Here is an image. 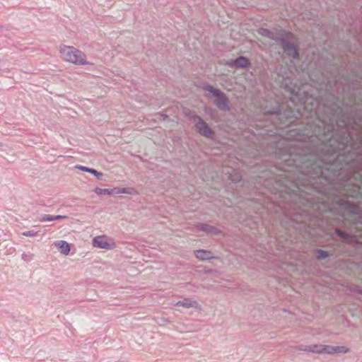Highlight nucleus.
Listing matches in <instances>:
<instances>
[{"instance_id":"f257e3e1","label":"nucleus","mask_w":362,"mask_h":362,"mask_svg":"<svg viewBox=\"0 0 362 362\" xmlns=\"http://www.w3.org/2000/svg\"><path fill=\"white\" fill-rule=\"evenodd\" d=\"M262 35L279 42L284 52L293 59L298 57V51L297 49V44L293 35L291 33L285 30H279L276 33L268 30H263Z\"/></svg>"},{"instance_id":"f03ea898","label":"nucleus","mask_w":362,"mask_h":362,"mask_svg":"<svg viewBox=\"0 0 362 362\" xmlns=\"http://www.w3.org/2000/svg\"><path fill=\"white\" fill-rule=\"evenodd\" d=\"M59 52L62 57L66 62L78 65L88 64L85 54L72 46L62 45Z\"/></svg>"},{"instance_id":"7ed1b4c3","label":"nucleus","mask_w":362,"mask_h":362,"mask_svg":"<svg viewBox=\"0 0 362 362\" xmlns=\"http://www.w3.org/2000/svg\"><path fill=\"white\" fill-rule=\"evenodd\" d=\"M204 90L211 93L215 98L214 103L221 110H227L229 109L228 100L223 93L219 89L213 87L211 85L206 84L204 86Z\"/></svg>"},{"instance_id":"20e7f679","label":"nucleus","mask_w":362,"mask_h":362,"mask_svg":"<svg viewBox=\"0 0 362 362\" xmlns=\"http://www.w3.org/2000/svg\"><path fill=\"white\" fill-rule=\"evenodd\" d=\"M361 181L351 182L349 181L340 194L347 197H357L361 194Z\"/></svg>"},{"instance_id":"39448f33","label":"nucleus","mask_w":362,"mask_h":362,"mask_svg":"<svg viewBox=\"0 0 362 362\" xmlns=\"http://www.w3.org/2000/svg\"><path fill=\"white\" fill-rule=\"evenodd\" d=\"M93 245L95 247L105 250H112L115 247V244L105 235L95 237L93 239Z\"/></svg>"},{"instance_id":"423d86ee","label":"nucleus","mask_w":362,"mask_h":362,"mask_svg":"<svg viewBox=\"0 0 362 362\" xmlns=\"http://www.w3.org/2000/svg\"><path fill=\"white\" fill-rule=\"evenodd\" d=\"M197 122L196 127L200 134L207 137L213 138L214 132L209 128V127L205 123L200 117H197Z\"/></svg>"},{"instance_id":"0eeeda50","label":"nucleus","mask_w":362,"mask_h":362,"mask_svg":"<svg viewBox=\"0 0 362 362\" xmlns=\"http://www.w3.org/2000/svg\"><path fill=\"white\" fill-rule=\"evenodd\" d=\"M349 351V349L344 346H327L322 345V354H334V353H342L345 354Z\"/></svg>"},{"instance_id":"6e6552de","label":"nucleus","mask_w":362,"mask_h":362,"mask_svg":"<svg viewBox=\"0 0 362 362\" xmlns=\"http://www.w3.org/2000/svg\"><path fill=\"white\" fill-rule=\"evenodd\" d=\"M298 350L303 351H308V352H313L316 354H322V344H314V345H300L298 347Z\"/></svg>"},{"instance_id":"1a4fd4ad","label":"nucleus","mask_w":362,"mask_h":362,"mask_svg":"<svg viewBox=\"0 0 362 362\" xmlns=\"http://www.w3.org/2000/svg\"><path fill=\"white\" fill-rule=\"evenodd\" d=\"M54 245L58 248L62 254L64 255H67L70 252L69 244L64 240L55 241L54 243Z\"/></svg>"},{"instance_id":"9d476101","label":"nucleus","mask_w":362,"mask_h":362,"mask_svg":"<svg viewBox=\"0 0 362 362\" xmlns=\"http://www.w3.org/2000/svg\"><path fill=\"white\" fill-rule=\"evenodd\" d=\"M113 194H127L136 195L138 194L137 191L133 187H115L112 189Z\"/></svg>"},{"instance_id":"9b49d317","label":"nucleus","mask_w":362,"mask_h":362,"mask_svg":"<svg viewBox=\"0 0 362 362\" xmlns=\"http://www.w3.org/2000/svg\"><path fill=\"white\" fill-rule=\"evenodd\" d=\"M309 178L310 179L317 178L320 180V182L321 183H322V180H325V182L329 181V178H327L326 176L325 170L322 168H318L317 170L316 171V173L313 175H310Z\"/></svg>"},{"instance_id":"f8f14e48","label":"nucleus","mask_w":362,"mask_h":362,"mask_svg":"<svg viewBox=\"0 0 362 362\" xmlns=\"http://www.w3.org/2000/svg\"><path fill=\"white\" fill-rule=\"evenodd\" d=\"M229 65L231 66L244 68L248 65V60L247 58L244 57H240L235 60H230L229 62Z\"/></svg>"},{"instance_id":"ddd939ff","label":"nucleus","mask_w":362,"mask_h":362,"mask_svg":"<svg viewBox=\"0 0 362 362\" xmlns=\"http://www.w3.org/2000/svg\"><path fill=\"white\" fill-rule=\"evenodd\" d=\"M195 256L197 258L201 260H207L213 257L212 254L210 251L199 250L195 252Z\"/></svg>"},{"instance_id":"4468645a","label":"nucleus","mask_w":362,"mask_h":362,"mask_svg":"<svg viewBox=\"0 0 362 362\" xmlns=\"http://www.w3.org/2000/svg\"><path fill=\"white\" fill-rule=\"evenodd\" d=\"M196 305L197 302L191 298H185L183 300L178 301L175 304V305L183 306L187 308L195 307Z\"/></svg>"},{"instance_id":"2eb2a0df","label":"nucleus","mask_w":362,"mask_h":362,"mask_svg":"<svg viewBox=\"0 0 362 362\" xmlns=\"http://www.w3.org/2000/svg\"><path fill=\"white\" fill-rule=\"evenodd\" d=\"M197 228H199V230L205 231L208 233L216 234L218 232L216 228L204 223H199L197 226Z\"/></svg>"},{"instance_id":"dca6fc26","label":"nucleus","mask_w":362,"mask_h":362,"mask_svg":"<svg viewBox=\"0 0 362 362\" xmlns=\"http://www.w3.org/2000/svg\"><path fill=\"white\" fill-rule=\"evenodd\" d=\"M94 192L95 194H97L98 195H102V194L112 195L113 194L112 189H102L100 187H95L94 189Z\"/></svg>"},{"instance_id":"f3484780","label":"nucleus","mask_w":362,"mask_h":362,"mask_svg":"<svg viewBox=\"0 0 362 362\" xmlns=\"http://www.w3.org/2000/svg\"><path fill=\"white\" fill-rule=\"evenodd\" d=\"M39 221L41 222L54 221V215L45 214L39 218Z\"/></svg>"},{"instance_id":"a211bd4d","label":"nucleus","mask_w":362,"mask_h":362,"mask_svg":"<svg viewBox=\"0 0 362 362\" xmlns=\"http://www.w3.org/2000/svg\"><path fill=\"white\" fill-rule=\"evenodd\" d=\"M33 258L34 255L30 252L23 253L22 255V259L26 262H30L31 260L33 259Z\"/></svg>"},{"instance_id":"6ab92c4d","label":"nucleus","mask_w":362,"mask_h":362,"mask_svg":"<svg viewBox=\"0 0 362 362\" xmlns=\"http://www.w3.org/2000/svg\"><path fill=\"white\" fill-rule=\"evenodd\" d=\"M327 257H328L327 252L324 250H319L317 252V257L318 259H325Z\"/></svg>"},{"instance_id":"aec40b11","label":"nucleus","mask_w":362,"mask_h":362,"mask_svg":"<svg viewBox=\"0 0 362 362\" xmlns=\"http://www.w3.org/2000/svg\"><path fill=\"white\" fill-rule=\"evenodd\" d=\"M37 234V232L36 231H34V230H27V231H25V232H23L22 233V235L23 236H26V237H33V236H35Z\"/></svg>"},{"instance_id":"412c9836","label":"nucleus","mask_w":362,"mask_h":362,"mask_svg":"<svg viewBox=\"0 0 362 362\" xmlns=\"http://www.w3.org/2000/svg\"><path fill=\"white\" fill-rule=\"evenodd\" d=\"M91 171H92V172H90L91 174L95 175L98 180H102V177L103 176V174L102 173L98 172L96 170L93 169V168H92Z\"/></svg>"},{"instance_id":"4be33fe9","label":"nucleus","mask_w":362,"mask_h":362,"mask_svg":"<svg viewBox=\"0 0 362 362\" xmlns=\"http://www.w3.org/2000/svg\"><path fill=\"white\" fill-rule=\"evenodd\" d=\"M76 168L77 169H79V170H81L82 171H84V172H88V173H90V172H92L91 171L92 168H89L83 166V165H76Z\"/></svg>"},{"instance_id":"5701e85b","label":"nucleus","mask_w":362,"mask_h":362,"mask_svg":"<svg viewBox=\"0 0 362 362\" xmlns=\"http://www.w3.org/2000/svg\"><path fill=\"white\" fill-rule=\"evenodd\" d=\"M67 218L66 216H61V215L54 216V221L59 220V219H64V218Z\"/></svg>"},{"instance_id":"b1692460","label":"nucleus","mask_w":362,"mask_h":362,"mask_svg":"<svg viewBox=\"0 0 362 362\" xmlns=\"http://www.w3.org/2000/svg\"><path fill=\"white\" fill-rule=\"evenodd\" d=\"M265 114H278L279 111L278 110H265Z\"/></svg>"},{"instance_id":"393cba45","label":"nucleus","mask_w":362,"mask_h":362,"mask_svg":"<svg viewBox=\"0 0 362 362\" xmlns=\"http://www.w3.org/2000/svg\"><path fill=\"white\" fill-rule=\"evenodd\" d=\"M337 233H338V235L344 238H346V234L344 233V232H341V230H339V229H337Z\"/></svg>"},{"instance_id":"a878e982","label":"nucleus","mask_w":362,"mask_h":362,"mask_svg":"<svg viewBox=\"0 0 362 362\" xmlns=\"http://www.w3.org/2000/svg\"><path fill=\"white\" fill-rule=\"evenodd\" d=\"M341 169H342V166H340V167L339 168V170H341ZM333 170L334 171V172L333 173V176H335L336 171H337V170H338V169H333Z\"/></svg>"},{"instance_id":"bb28decb","label":"nucleus","mask_w":362,"mask_h":362,"mask_svg":"<svg viewBox=\"0 0 362 362\" xmlns=\"http://www.w3.org/2000/svg\"><path fill=\"white\" fill-rule=\"evenodd\" d=\"M239 180V177H238L237 179H233L232 180H233V181H237V180Z\"/></svg>"},{"instance_id":"cd10ccee","label":"nucleus","mask_w":362,"mask_h":362,"mask_svg":"<svg viewBox=\"0 0 362 362\" xmlns=\"http://www.w3.org/2000/svg\"><path fill=\"white\" fill-rule=\"evenodd\" d=\"M331 168V166H329V168H326L325 170H330Z\"/></svg>"},{"instance_id":"c85d7f7f","label":"nucleus","mask_w":362,"mask_h":362,"mask_svg":"<svg viewBox=\"0 0 362 362\" xmlns=\"http://www.w3.org/2000/svg\"><path fill=\"white\" fill-rule=\"evenodd\" d=\"M338 160H340V156L339 155L338 158H337Z\"/></svg>"},{"instance_id":"c756f323","label":"nucleus","mask_w":362,"mask_h":362,"mask_svg":"<svg viewBox=\"0 0 362 362\" xmlns=\"http://www.w3.org/2000/svg\"><path fill=\"white\" fill-rule=\"evenodd\" d=\"M314 188H315L316 190H318V189H317V187H314Z\"/></svg>"},{"instance_id":"7c9ffc66","label":"nucleus","mask_w":362,"mask_h":362,"mask_svg":"<svg viewBox=\"0 0 362 362\" xmlns=\"http://www.w3.org/2000/svg\"><path fill=\"white\" fill-rule=\"evenodd\" d=\"M310 182H311V184H312V185H314L316 182H312L310 181Z\"/></svg>"},{"instance_id":"2f4dec72","label":"nucleus","mask_w":362,"mask_h":362,"mask_svg":"<svg viewBox=\"0 0 362 362\" xmlns=\"http://www.w3.org/2000/svg\"><path fill=\"white\" fill-rule=\"evenodd\" d=\"M1 146H2V144H1V143H0V147H1Z\"/></svg>"}]
</instances>
